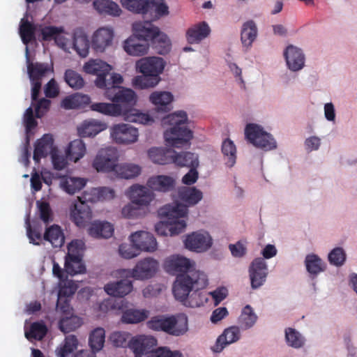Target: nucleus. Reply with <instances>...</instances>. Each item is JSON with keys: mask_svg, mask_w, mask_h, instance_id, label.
<instances>
[{"mask_svg": "<svg viewBox=\"0 0 357 357\" xmlns=\"http://www.w3.org/2000/svg\"><path fill=\"white\" fill-rule=\"evenodd\" d=\"M26 234L29 239V242L34 245H39L43 239L41 229L38 227H32L31 226L29 220L27 219L26 221Z\"/></svg>", "mask_w": 357, "mask_h": 357, "instance_id": "63", "label": "nucleus"}, {"mask_svg": "<svg viewBox=\"0 0 357 357\" xmlns=\"http://www.w3.org/2000/svg\"><path fill=\"white\" fill-rule=\"evenodd\" d=\"M257 36V27L253 20L245 22L241 28V40L243 46L248 48L252 46Z\"/></svg>", "mask_w": 357, "mask_h": 357, "instance_id": "34", "label": "nucleus"}, {"mask_svg": "<svg viewBox=\"0 0 357 357\" xmlns=\"http://www.w3.org/2000/svg\"><path fill=\"white\" fill-rule=\"evenodd\" d=\"M117 176L125 178L130 179L135 178L140 174L142 168L138 165L132 163H123L116 165L114 171Z\"/></svg>", "mask_w": 357, "mask_h": 357, "instance_id": "38", "label": "nucleus"}, {"mask_svg": "<svg viewBox=\"0 0 357 357\" xmlns=\"http://www.w3.org/2000/svg\"><path fill=\"white\" fill-rule=\"evenodd\" d=\"M257 319V316L254 312L250 305H247L242 310L239 317V323L242 328L248 329L254 326Z\"/></svg>", "mask_w": 357, "mask_h": 357, "instance_id": "54", "label": "nucleus"}, {"mask_svg": "<svg viewBox=\"0 0 357 357\" xmlns=\"http://www.w3.org/2000/svg\"><path fill=\"white\" fill-rule=\"evenodd\" d=\"M146 185L153 190L167 192L175 188L176 180L169 176L158 175L150 177Z\"/></svg>", "mask_w": 357, "mask_h": 357, "instance_id": "24", "label": "nucleus"}, {"mask_svg": "<svg viewBox=\"0 0 357 357\" xmlns=\"http://www.w3.org/2000/svg\"><path fill=\"white\" fill-rule=\"evenodd\" d=\"M158 340L152 335H139L131 337L129 341V348L137 357L145 356L149 357L155 351Z\"/></svg>", "mask_w": 357, "mask_h": 357, "instance_id": "9", "label": "nucleus"}, {"mask_svg": "<svg viewBox=\"0 0 357 357\" xmlns=\"http://www.w3.org/2000/svg\"><path fill=\"white\" fill-rule=\"evenodd\" d=\"M114 231L113 225L107 221L95 220L88 229L89 234L96 238H109L112 236Z\"/></svg>", "mask_w": 357, "mask_h": 357, "instance_id": "29", "label": "nucleus"}, {"mask_svg": "<svg viewBox=\"0 0 357 357\" xmlns=\"http://www.w3.org/2000/svg\"><path fill=\"white\" fill-rule=\"evenodd\" d=\"M284 56L290 70L297 71L304 66L305 56L301 49L289 45L284 52Z\"/></svg>", "mask_w": 357, "mask_h": 357, "instance_id": "25", "label": "nucleus"}, {"mask_svg": "<svg viewBox=\"0 0 357 357\" xmlns=\"http://www.w3.org/2000/svg\"><path fill=\"white\" fill-rule=\"evenodd\" d=\"M54 139L52 135L45 134L38 139L35 145L33 158L36 162H39L42 158L46 157L49 153L56 151L54 147Z\"/></svg>", "mask_w": 357, "mask_h": 357, "instance_id": "23", "label": "nucleus"}, {"mask_svg": "<svg viewBox=\"0 0 357 357\" xmlns=\"http://www.w3.org/2000/svg\"><path fill=\"white\" fill-rule=\"evenodd\" d=\"M27 70L31 80L41 81V79L50 71H53L52 65L43 63H32L30 61L28 47H26Z\"/></svg>", "mask_w": 357, "mask_h": 357, "instance_id": "28", "label": "nucleus"}, {"mask_svg": "<svg viewBox=\"0 0 357 357\" xmlns=\"http://www.w3.org/2000/svg\"><path fill=\"white\" fill-rule=\"evenodd\" d=\"M158 262L153 258L139 261L135 266L129 270L130 276L136 280H148L154 276L158 269Z\"/></svg>", "mask_w": 357, "mask_h": 357, "instance_id": "13", "label": "nucleus"}, {"mask_svg": "<svg viewBox=\"0 0 357 357\" xmlns=\"http://www.w3.org/2000/svg\"><path fill=\"white\" fill-rule=\"evenodd\" d=\"M131 203L123 207L122 215L127 218H135L140 213L141 206H148L154 198L153 193L146 187L138 184L132 185L128 191Z\"/></svg>", "mask_w": 357, "mask_h": 357, "instance_id": "4", "label": "nucleus"}, {"mask_svg": "<svg viewBox=\"0 0 357 357\" xmlns=\"http://www.w3.org/2000/svg\"><path fill=\"white\" fill-rule=\"evenodd\" d=\"M105 95L114 104L121 105L124 108H133L137 102V95L130 89L110 87L105 91Z\"/></svg>", "mask_w": 357, "mask_h": 357, "instance_id": "10", "label": "nucleus"}, {"mask_svg": "<svg viewBox=\"0 0 357 357\" xmlns=\"http://www.w3.org/2000/svg\"><path fill=\"white\" fill-rule=\"evenodd\" d=\"M47 332V328L43 322H33L30 326L29 331L25 332V336L28 340H41Z\"/></svg>", "mask_w": 357, "mask_h": 357, "instance_id": "57", "label": "nucleus"}, {"mask_svg": "<svg viewBox=\"0 0 357 357\" xmlns=\"http://www.w3.org/2000/svg\"><path fill=\"white\" fill-rule=\"evenodd\" d=\"M36 206L38 208L40 218L45 224L47 225L53 220L52 211L48 202L37 201Z\"/></svg>", "mask_w": 357, "mask_h": 357, "instance_id": "62", "label": "nucleus"}, {"mask_svg": "<svg viewBox=\"0 0 357 357\" xmlns=\"http://www.w3.org/2000/svg\"><path fill=\"white\" fill-rule=\"evenodd\" d=\"M149 357H183V355L178 350L172 351L167 347H160L155 349Z\"/></svg>", "mask_w": 357, "mask_h": 357, "instance_id": "64", "label": "nucleus"}, {"mask_svg": "<svg viewBox=\"0 0 357 357\" xmlns=\"http://www.w3.org/2000/svg\"><path fill=\"white\" fill-rule=\"evenodd\" d=\"M121 116L126 121L139 123L142 124H149L153 120L147 114L139 112L133 108H124Z\"/></svg>", "mask_w": 357, "mask_h": 357, "instance_id": "39", "label": "nucleus"}, {"mask_svg": "<svg viewBox=\"0 0 357 357\" xmlns=\"http://www.w3.org/2000/svg\"><path fill=\"white\" fill-rule=\"evenodd\" d=\"M146 325L149 329L176 337L183 335L188 330V317L183 314L154 316Z\"/></svg>", "mask_w": 357, "mask_h": 357, "instance_id": "3", "label": "nucleus"}, {"mask_svg": "<svg viewBox=\"0 0 357 357\" xmlns=\"http://www.w3.org/2000/svg\"><path fill=\"white\" fill-rule=\"evenodd\" d=\"M110 135L118 144H130L137 140L138 130L129 124L119 123L111 128Z\"/></svg>", "mask_w": 357, "mask_h": 357, "instance_id": "14", "label": "nucleus"}, {"mask_svg": "<svg viewBox=\"0 0 357 357\" xmlns=\"http://www.w3.org/2000/svg\"><path fill=\"white\" fill-rule=\"evenodd\" d=\"M222 153L224 155L226 165L232 167L236 163V149L234 142L229 139L223 141Z\"/></svg>", "mask_w": 357, "mask_h": 357, "instance_id": "48", "label": "nucleus"}, {"mask_svg": "<svg viewBox=\"0 0 357 357\" xmlns=\"http://www.w3.org/2000/svg\"><path fill=\"white\" fill-rule=\"evenodd\" d=\"M92 218L90 206L84 203H75L70 206V219L79 227H84Z\"/></svg>", "mask_w": 357, "mask_h": 357, "instance_id": "20", "label": "nucleus"}, {"mask_svg": "<svg viewBox=\"0 0 357 357\" xmlns=\"http://www.w3.org/2000/svg\"><path fill=\"white\" fill-rule=\"evenodd\" d=\"M173 163L180 167H188L190 168L197 167L199 165L197 155L190 152H182L174 153Z\"/></svg>", "mask_w": 357, "mask_h": 357, "instance_id": "44", "label": "nucleus"}, {"mask_svg": "<svg viewBox=\"0 0 357 357\" xmlns=\"http://www.w3.org/2000/svg\"><path fill=\"white\" fill-rule=\"evenodd\" d=\"M207 284L208 278L204 272L191 271L189 273L177 274L172 291L176 300L185 302L192 290L202 289Z\"/></svg>", "mask_w": 357, "mask_h": 357, "instance_id": "2", "label": "nucleus"}, {"mask_svg": "<svg viewBox=\"0 0 357 357\" xmlns=\"http://www.w3.org/2000/svg\"><path fill=\"white\" fill-rule=\"evenodd\" d=\"M36 31H38L36 26L28 20H22L19 32L24 45L27 46L29 43L36 40Z\"/></svg>", "mask_w": 357, "mask_h": 357, "instance_id": "45", "label": "nucleus"}, {"mask_svg": "<svg viewBox=\"0 0 357 357\" xmlns=\"http://www.w3.org/2000/svg\"><path fill=\"white\" fill-rule=\"evenodd\" d=\"M240 337L239 328L237 326H230L225 329L223 333L218 337L212 349L215 353H220L226 346L237 342Z\"/></svg>", "mask_w": 357, "mask_h": 357, "instance_id": "21", "label": "nucleus"}, {"mask_svg": "<svg viewBox=\"0 0 357 357\" xmlns=\"http://www.w3.org/2000/svg\"><path fill=\"white\" fill-rule=\"evenodd\" d=\"M149 311L146 310L127 309L122 313L121 320L125 324H138L147 319Z\"/></svg>", "mask_w": 357, "mask_h": 357, "instance_id": "41", "label": "nucleus"}, {"mask_svg": "<svg viewBox=\"0 0 357 357\" xmlns=\"http://www.w3.org/2000/svg\"><path fill=\"white\" fill-rule=\"evenodd\" d=\"M149 46L146 40L133 34L124 42L123 48L128 54L139 56L146 54Z\"/></svg>", "mask_w": 357, "mask_h": 357, "instance_id": "27", "label": "nucleus"}, {"mask_svg": "<svg viewBox=\"0 0 357 357\" xmlns=\"http://www.w3.org/2000/svg\"><path fill=\"white\" fill-rule=\"evenodd\" d=\"M105 331L104 328L98 327L95 328L89 335V344L91 349V352L96 354L100 351L105 343Z\"/></svg>", "mask_w": 357, "mask_h": 357, "instance_id": "47", "label": "nucleus"}, {"mask_svg": "<svg viewBox=\"0 0 357 357\" xmlns=\"http://www.w3.org/2000/svg\"><path fill=\"white\" fill-rule=\"evenodd\" d=\"M188 115L184 111L167 115L162 119L164 125L172 126L164 132L167 144L172 147L181 148L189 144L193 137L191 130L187 127Z\"/></svg>", "mask_w": 357, "mask_h": 357, "instance_id": "1", "label": "nucleus"}, {"mask_svg": "<svg viewBox=\"0 0 357 357\" xmlns=\"http://www.w3.org/2000/svg\"><path fill=\"white\" fill-rule=\"evenodd\" d=\"M178 195L189 206L195 205L202 199V192L195 188L184 187L178 191Z\"/></svg>", "mask_w": 357, "mask_h": 357, "instance_id": "46", "label": "nucleus"}, {"mask_svg": "<svg viewBox=\"0 0 357 357\" xmlns=\"http://www.w3.org/2000/svg\"><path fill=\"white\" fill-rule=\"evenodd\" d=\"M150 45H151L158 54H165L170 50L171 43L167 36L160 31Z\"/></svg>", "mask_w": 357, "mask_h": 357, "instance_id": "52", "label": "nucleus"}, {"mask_svg": "<svg viewBox=\"0 0 357 357\" xmlns=\"http://www.w3.org/2000/svg\"><path fill=\"white\" fill-rule=\"evenodd\" d=\"M160 80V78L148 75V74H142V75L136 76L132 79V84L136 89H147L154 87L157 85Z\"/></svg>", "mask_w": 357, "mask_h": 357, "instance_id": "55", "label": "nucleus"}, {"mask_svg": "<svg viewBox=\"0 0 357 357\" xmlns=\"http://www.w3.org/2000/svg\"><path fill=\"white\" fill-rule=\"evenodd\" d=\"M113 38L112 29L100 28L92 36L91 47L96 53H102L112 45Z\"/></svg>", "mask_w": 357, "mask_h": 357, "instance_id": "17", "label": "nucleus"}, {"mask_svg": "<svg viewBox=\"0 0 357 357\" xmlns=\"http://www.w3.org/2000/svg\"><path fill=\"white\" fill-rule=\"evenodd\" d=\"M130 334L124 331H114L111 333L109 340L115 347H129Z\"/></svg>", "mask_w": 357, "mask_h": 357, "instance_id": "59", "label": "nucleus"}, {"mask_svg": "<svg viewBox=\"0 0 357 357\" xmlns=\"http://www.w3.org/2000/svg\"><path fill=\"white\" fill-rule=\"evenodd\" d=\"M249 275L252 289H257L264 284L268 275V267L264 258H256L252 261Z\"/></svg>", "mask_w": 357, "mask_h": 357, "instance_id": "15", "label": "nucleus"}, {"mask_svg": "<svg viewBox=\"0 0 357 357\" xmlns=\"http://www.w3.org/2000/svg\"><path fill=\"white\" fill-rule=\"evenodd\" d=\"M90 107L93 111L112 116H121L123 111L122 105L114 103L96 102L91 104Z\"/></svg>", "mask_w": 357, "mask_h": 357, "instance_id": "37", "label": "nucleus"}, {"mask_svg": "<svg viewBox=\"0 0 357 357\" xmlns=\"http://www.w3.org/2000/svg\"><path fill=\"white\" fill-rule=\"evenodd\" d=\"M133 243L140 251L152 252L156 250L158 243L154 236L148 231H139L133 233L130 236Z\"/></svg>", "mask_w": 357, "mask_h": 357, "instance_id": "19", "label": "nucleus"}, {"mask_svg": "<svg viewBox=\"0 0 357 357\" xmlns=\"http://www.w3.org/2000/svg\"><path fill=\"white\" fill-rule=\"evenodd\" d=\"M73 47L79 56L85 57L88 55L90 43L88 36L82 31L74 33Z\"/></svg>", "mask_w": 357, "mask_h": 357, "instance_id": "40", "label": "nucleus"}, {"mask_svg": "<svg viewBox=\"0 0 357 357\" xmlns=\"http://www.w3.org/2000/svg\"><path fill=\"white\" fill-rule=\"evenodd\" d=\"M93 4L94 8L100 14L114 17L120 16L121 14L119 6L111 0H94Z\"/></svg>", "mask_w": 357, "mask_h": 357, "instance_id": "35", "label": "nucleus"}, {"mask_svg": "<svg viewBox=\"0 0 357 357\" xmlns=\"http://www.w3.org/2000/svg\"><path fill=\"white\" fill-rule=\"evenodd\" d=\"M118 158L117 150L113 147H107L98 151L92 165L97 172H114L117 165Z\"/></svg>", "mask_w": 357, "mask_h": 357, "instance_id": "8", "label": "nucleus"}, {"mask_svg": "<svg viewBox=\"0 0 357 357\" xmlns=\"http://www.w3.org/2000/svg\"><path fill=\"white\" fill-rule=\"evenodd\" d=\"M85 153V144L80 139L70 142L66 152L67 159L75 162L83 158Z\"/></svg>", "mask_w": 357, "mask_h": 357, "instance_id": "36", "label": "nucleus"}, {"mask_svg": "<svg viewBox=\"0 0 357 357\" xmlns=\"http://www.w3.org/2000/svg\"><path fill=\"white\" fill-rule=\"evenodd\" d=\"M64 79L67 84L74 89H80L84 85V80L77 72L68 69L65 72Z\"/></svg>", "mask_w": 357, "mask_h": 357, "instance_id": "58", "label": "nucleus"}, {"mask_svg": "<svg viewBox=\"0 0 357 357\" xmlns=\"http://www.w3.org/2000/svg\"><path fill=\"white\" fill-rule=\"evenodd\" d=\"M207 301L208 297L206 294L195 289L194 292L184 302V304L190 307H198L204 305Z\"/></svg>", "mask_w": 357, "mask_h": 357, "instance_id": "61", "label": "nucleus"}, {"mask_svg": "<svg viewBox=\"0 0 357 357\" xmlns=\"http://www.w3.org/2000/svg\"><path fill=\"white\" fill-rule=\"evenodd\" d=\"M103 130L102 125L94 121H84L78 128V133L81 137H94Z\"/></svg>", "mask_w": 357, "mask_h": 357, "instance_id": "53", "label": "nucleus"}, {"mask_svg": "<svg viewBox=\"0 0 357 357\" xmlns=\"http://www.w3.org/2000/svg\"><path fill=\"white\" fill-rule=\"evenodd\" d=\"M81 325L80 319L76 316L66 317L59 321V328L65 333L75 331Z\"/></svg>", "mask_w": 357, "mask_h": 357, "instance_id": "60", "label": "nucleus"}, {"mask_svg": "<svg viewBox=\"0 0 357 357\" xmlns=\"http://www.w3.org/2000/svg\"><path fill=\"white\" fill-rule=\"evenodd\" d=\"M137 68L142 74L160 78L159 75L165 68V61L160 57H147L137 61Z\"/></svg>", "mask_w": 357, "mask_h": 357, "instance_id": "18", "label": "nucleus"}, {"mask_svg": "<svg viewBox=\"0 0 357 357\" xmlns=\"http://www.w3.org/2000/svg\"><path fill=\"white\" fill-rule=\"evenodd\" d=\"M62 188L68 194L74 195L86 185V181L81 178L69 177L61 181Z\"/></svg>", "mask_w": 357, "mask_h": 357, "instance_id": "49", "label": "nucleus"}, {"mask_svg": "<svg viewBox=\"0 0 357 357\" xmlns=\"http://www.w3.org/2000/svg\"><path fill=\"white\" fill-rule=\"evenodd\" d=\"M43 239L50 242L54 248H61L65 242L63 232L57 225H53L46 228Z\"/></svg>", "mask_w": 357, "mask_h": 357, "instance_id": "33", "label": "nucleus"}, {"mask_svg": "<svg viewBox=\"0 0 357 357\" xmlns=\"http://www.w3.org/2000/svg\"><path fill=\"white\" fill-rule=\"evenodd\" d=\"M147 14L153 15L152 20L169 14V7L164 0H148Z\"/></svg>", "mask_w": 357, "mask_h": 357, "instance_id": "42", "label": "nucleus"}, {"mask_svg": "<svg viewBox=\"0 0 357 357\" xmlns=\"http://www.w3.org/2000/svg\"><path fill=\"white\" fill-rule=\"evenodd\" d=\"M211 33V28L206 22L195 24L188 29L186 40L190 44H197L207 38Z\"/></svg>", "mask_w": 357, "mask_h": 357, "instance_id": "26", "label": "nucleus"}, {"mask_svg": "<svg viewBox=\"0 0 357 357\" xmlns=\"http://www.w3.org/2000/svg\"><path fill=\"white\" fill-rule=\"evenodd\" d=\"M184 243L190 250L203 252L211 247L212 238L207 231H195L186 236Z\"/></svg>", "mask_w": 357, "mask_h": 357, "instance_id": "12", "label": "nucleus"}, {"mask_svg": "<svg viewBox=\"0 0 357 357\" xmlns=\"http://www.w3.org/2000/svg\"><path fill=\"white\" fill-rule=\"evenodd\" d=\"M174 97L170 92L155 91L150 95V101L155 105L157 110L167 112L172 109Z\"/></svg>", "mask_w": 357, "mask_h": 357, "instance_id": "31", "label": "nucleus"}, {"mask_svg": "<svg viewBox=\"0 0 357 357\" xmlns=\"http://www.w3.org/2000/svg\"><path fill=\"white\" fill-rule=\"evenodd\" d=\"M245 138L257 148L266 151L276 148V142L271 135L264 130L263 128L255 123H249L245 128Z\"/></svg>", "mask_w": 357, "mask_h": 357, "instance_id": "6", "label": "nucleus"}, {"mask_svg": "<svg viewBox=\"0 0 357 357\" xmlns=\"http://www.w3.org/2000/svg\"><path fill=\"white\" fill-rule=\"evenodd\" d=\"M85 73L96 75L95 84L98 88L106 86V77L109 75L112 66L100 59H91L83 67Z\"/></svg>", "mask_w": 357, "mask_h": 357, "instance_id": "11", "label": "nucleus"}, {"mask_svg": "<svg viewBox=\"0 0 357 357\" xmlns=\"http://www.w3.org/2000/svg\"><path fill=\"white\" fill-rule=\"evenodd\" d=\"M105 292L112 296L123 297L132 289V282L128 279L107 283L105 285Z\"/></svg>", "mask_w": 357, "mask_h": 357, "instance_id": "30", "label": "nucleus"}, {"mask_svg": "<svg viewBox=\"0 0 357 357\" xmlns=\"http://www.w3.org/2000/svg\"><path fill=\"white\" fill-rule=\"evenodd\" d=\"M187 213L188 206L179 203L167 204L158 210L159 216L162 219H167L171 236L178 235L185 230L186 222L181 218H184Z\"/></svg>", "mask_w": 357, "mask_h": 357, "instance_id": "5", "label": "nucleus"}, {"mask_svg": "<svg viewBox=\"0 0 357 357\" xmlns=\"http://www.w3.org/2000/svg\"><path fill=\"white\" fill-rule=\"evenodd\" d=\"M305 264L307 271L313 275H317L321 272L325 271L326 264L317 255H307L305 259Z\"/></svg>", "mask_w": 357, "mask_h": 357, "instance_id": "43", "label": "nucleus"}, {"mask_svg": "<svg viewBox=\"0 0 357 357\" xmlns=\"http://www.w3.org/2000/svg\"><path fill=\"white\" fill-rule=\"evenodd\" d=\"M285 340L288 346L294 349H299L304 346V337L296 329L287 328L285 329Z\"/></svg>", "mask_w": 357, "mask_h": 357, "instance_id": "50", "label": "nucleus"}, {"mask_svg": "<svg viewBox=\"0 0 357 357\" xmlns=\"http://www.w3.org/2000/svg\"><path fill=\"white\" fill-rule=\"evenodd\" d=\"M78 341L76 336L70 335L66 337L63 345L56 350L58 357H67L77 349Z\"/></svg>", "mask_w": 357, "mask_h": 357, "instance_id": "56", "label": "nucleus"}, {"mask_svg": "<svg viewBox=\"0 0 357 357\" xmlns=\"http://www.w3.org/2000/svg\"><path fill=\"white\" fill-rule=\"evenodd\" d=\"M79 244L78 241H73L68 246L64 267L66 271L71 275L83 273L86 271Z\"/></svg>", "mask_w": 357, "mask_h": 357, "instance_id": "7", "label": "nucleus"}, {"mask_svg": "<svg viewBox=\"0 0 357 357\" xmlns=\"http://www.w3.org/2000/svg\"><path fill=\"white\" fill-rule=\"evenodd\" d=\"M175 151L172 149L153 147L149 150L148 155L153 162L159 165L172 163Z\"/></svg>", "mask_w": 357, "mask_h": 357, "instance_id": "32", "label": "nucleus"}, {"mask_svg": "<svg viewBox=\"0 0 357 357\" xmlns=\"http://www.w3.org/2000/svg\"><path fill=\"white\" fill-rule=\"evenodd\" d=\"M194 262L180 255H172L165 261L166 271L172 274H181L191 271H198L193 268Z\"/></svg>", "mask_w": 357, "mask_h": 357, "instance_id": "16", "label": "nucleus"}, {"mask_svg": "<svg viewBox=\"0 0 357 357\" xmlns=\"http://www.w3.org/2000/svg\"><path fill=\"white\" fill-rule=\"evenodd\" d=\"M134 34L151 44L160 32L159 29L150 21L137 22L133 24Z\"/></svg>", "mask_w": 357, "mask_h": 357, "instance_id": "22", "label": "nucleus"}, {"mask_svg": "<svg viewBox=\"0 0 357 357\" xmlns=\"http://www.w3.org/2000/svg\"><path fill=\"white\" fill-rule=\"evenodd\" d=\"M122 6L135 13L147 15L148 0H120Z\"/></svg>", "mask_w": 357, "mask_h": 357, "instance_id": "51", "label": "nucleus"}]
</instances>
